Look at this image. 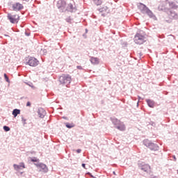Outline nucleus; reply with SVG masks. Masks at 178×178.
Listing matches in <instances>:
<instances>
[{"instance_id": "obj_1", "label": "nucleus", "mask_w": 178, "mask_h": 178, "mask_svg": "<svg viewBox=\"0 0 178 178\" xmlns=\"http://www.w3.org/2000/svg\"><path fill=\"white\" fill-rule=\"evenodd\" d=\"M60 82L62 84H70L72 83V76L69 74H63L60 76Z\"/></svg>"}, {"instance_id": "obj_2", "label": "nucleus", "mask_w": 178, "mask_h": 178, "mask_svg": "<svg viewBox=\"0 0 178 178\" xmlns=\"http://www.w3.org/2000/svg\"><path fill=\"white\" fill-rule=\"evenodd\" d=\"M134 42L136 44L141 45V44H144V42H145V36L140 33H137L134 37Z\"/></svg>"}, {"instance_id": "obj_3", "label": "nucleus", "mask_w": 178, "mask_h": 178, "mask_svg": "<svg viewBox=\"0 0 178 178\" xmlns=\"http://www.w3.org/2000/svg\"><path fill=\"white\" fill-rule=\"evenodd\" d=\"M113 123L116 126V129L120 130L121 131H124L126 130V127L124 125L123 122L118 119H114Z\"/></svg>"}, {"instance_id": "obj_4", "label": "nucleus", "mask_w": 178, "mask_h": 178, "mask_svg": "<svg viewBox=\"0 0 178 178\" xmlns=\"http://www.w3.org/2000/svg\"><path fill=\"white\" fill-rule=\"evenodd\" d=\"M7 17L8 20H10V23H13V24L17 23L19 19V15L17 14L10 13V14H8Z\"/></svg>"}, {"instance_id": "obj_5", "label": "nucleus", "mask_w": 178, "mask_h": 178, "mask_svg": "<svg viewBox=\"0 0 178 178\" xmlns=\"http://www.w3.org/2000/svg\"><path fill=\"white\" fill-rule=\"evenodd\" d=\"M144 144L145 145H146V147H148V148H149V149H151L152 151H157L158 149V145L156 144L148 143L147 140H145Z\"/></svg>"}, {"instance_id": "obj_6", "label": "nucleus", "mask_w": 178, "mask_h": 178, "mask_svg": "<svg viewBox=\"0 0 178 178\" xmlns=\"http://www.w3.org/2000/svg\"><path fill=\"white\" fill-rule=\"evenodd\" d=\"M29 66L35 67L38 65V61L35 58H31L27 62Z\"/></svg>"}, {"instance_id": "obj_7", "label": "nucleus", "mask_w": 178, "mask_h": 178, "mask_svg": "<svg viewBox=\"0 0 178 178\" xmlns=\"http://www.w3.org/2000/svg\"><path fill=\"white\" fill-rule=\"evenodd\" d=\"M13 10H22L23 9V4L20 3H15L13 5Z\"/></svg>"}, {"instance_id": "obj_8", "label": "nucleus", "mask_w": 178, "mask_h": 178, "mask_svg": "<svg viewBox=\"0 0 178 178\" xmlns=\"http://www.w3.org/2000/svg\"><path fill=\"white\" fill-rule=\"evenodd\" d=\"M14 168L15 170H20V169H25L26 165H24V163H20L19 165H13Z\"/></svg>"}, {"instance_id": "obj_9", "label": "nucleus", "mask_w": 178, "mask_h": 178, "mask_svg": "<svg viewBox=\"0 0 178 178\" xmlns=\"http://www.w3.org/2000/svg\"><path fill=\"white\" fill-rule=\"evenodd\" d=\"M138 9H140V10H141V12H143V13H145L147 9H148V8L145 5H144L141 3H139L138 4Z\"/></svg>"}, {"instance_id": "obj_10", "label": "nucleus", "mask_w": 178, "mask_h": 178, "mask_svg": "<svg viewBox=\"0 0 178 178\" xmlns=\"http://www.w3.org/2000/svg\"><path fill=\"white\" fill-rule=\"evenodd\" d=\"M168 16H169L170 19H177L178 18L177 13H176V12H175L173 10H170L168 12Z\"/></svg>"}, {"instance_id": "obj_11", "label": "nucleus", "mask_w": 178, "mask_h": 178, "mask_svg": "<svg viewBox=\"0 0 178 178\" xmlns=\"http://www.w3.org/2000/svg\"><path fill=\"white\" fill-rule=\"evenodd\" d=\"M66 6V1L65 0H59L57 3V7L58 9H60V8H65Z\"/></svg>"}, {"instance_id": "obj_12", "label": "nucleus", "mask_w": 178, "mask_h": 178, "mask_svg": "<svg viewBox=\"0 0 178 178\" xmlns=\"http://www.w3.org/2000/svg\"><path fill=\"white\" fill-rule=\"evenodd\" d=\"M90 61L91 62L92 65H98L99 63V58L97 57H90Z\"/></svg>"}, {"instance_id": "obj_13", "label": "nucleus", "mask_w": 178, "mask_h": 178, "mask_svg": "<svg viewBox=\"0 0 178 178\" xmlns=\"http://www.w3.org/2000/svg\"><path fill=\"white\" fill-rule=\"evenodd\" d=\"M38 113L39 117L42 119L44 118V116H45L47 113L45 112V110H44V108H40L38 109Z\"/></svg>"}, {"instance_id": "obj_14", "label": "nucleus", "mask_w": 178, "mask_h": 178, "mask_svg": "<svg viewBox=\"0 0 178 178\" xmlns=\"http://www.w3.org/2000/svg\"><path fill=\"white\" fill-rule=\"evenodd\" d=\"M38 167L39 168L40 170L42 172H47V170H48L45 164H42V163L38 164Z\"/></svg>"}, {"instance_id": "obj_15", "label": "nucleus", "mask_w": 178, "mask_h": 178, "mask_svg": "<svg viewBox=\"0 0 178 178\" xmlns=\"http://www.w3.org/2000/svg\"><path fill=\"white\" fill-rule=\"evenodd\" d=\"M141 170L144 172H149L151 167L148 164H145L140 168Z\"/></svg>"}, {"instance_id": "obj_16", "label": "nucleus", "mask_w": 178, "mask_h": 178, "mask_svg": "<svg viewBox=\"0 0 178 178\" xmlns=\"http://www.w3.org/2000/svg\"><path fill=\"white\" fill-rule=\"evenodd\" d=\"M145 13H147L149 17H155V15H154V13L152 11H151L149 9H146V11H145Z\"/></svg>"}, {"instance_id": "obj_17", "label": "nucleus", "mask_w": 178, "mask_h": 178, "mask_svg": "<svg viewBox=\"0 0 178 178\" xmlns=\"http://www.w3.org/2000/svg\"><path fill=\"white\" fill-rule=\"evenodd\" d=\"M13 115L14 118H16V116H17V115H20V110L14 109L13 111Z\"/></svg>"}, {"instance_id": "obj_18", "label": "nucleus", "mask_w": 178, "mask_h": 178, "mask_svg": "<svg viewBox=\"0 0 178 178\" xmlns=\"http://www.w3.org/2000/svg\"><path fill=\"white\" fill-rule=\"evenodd\" d=\"M170 8H171V9H177L178 6L176 5V3L172 2V3H170Z\"/></svg>"}, {"instance_id": "obj_19", "label": "nucleus", "mask_w": 178, "mask_h": 178, "mask_svg": "<svg viewBox=\"0 0 178 178\" xmlns=\"http://www.w3.org/2000/svg\"><path fill=\"white\" fill-rule=\"evenodd\" d=\"M147 105H149L150 108H154V102L151 100H147Z\"/></svg>"}, {"instance_id": "obj_20", "label": "nucleus", "mask_w": 178, "mask_h": 178, "mask_svg": "<svg viewBox=\"0 0 178 178\" xmlns=\"http://www.w3.org/2000/svg\"><path fill=\"white\" fill-rule=\"evenodd\" d=\"M67 10H73V3H70L67 7Z\"/></svg>"}, {"instance_id": "obj_21", "label": "nucleus", "mask_w": 178, "mask_h": 178, "mask_svg": "<svg viewBox=\"0 0 178 178\" xmlns=\"http://www.w3.org/2000/svg\"><path fill=\"white\" fill-rule=\"evenodd\" d=\"M93 1L97 6L102 5V0H93Z\"/></svg>"}, {"instance_id": "obj_22", "label": "nucleus", "mask_w": 178, "mask_h": 178, "mask_svg": "<svg viewBox=\"0 0 178 178\" xmlns=\"http://www.w3.org/2000/svg\"><path fill=\"white\" fill-rule=\"evenodd\" d=\"M74 126V124H70V123L66 124V127H67V129H72V127H73Z\"/></svg>"}, {"instance_id": "obj_23", "label": "nucleus", "mask_w": 178, "mask_h": 178, "mask_svg": "<svg viewBox=\"0 0 178 178\" xmlns=\"http://www.w3.org/2000/svg\"><path fill=\"white\" fill-rule=\"evenodd\" d=\"M3 130H4L5 131H10V128H9V127L4 126V127H3Z\"/></svg>"}, {"instance_id": "obj_24", "label": "nucleus", "mask_w": 178, "mask_h": 178, "mask_svg": "<svg viewBox=\"0 0 178 178\" xmlns=\"http://www.w3.org/2000/svg\"><path fill=\"white\" fill-rule=\"evenodd\" d=\"M4 79L8 83H9V77H8V75H6V74H4Z\"/></svg>"}, {"instance_id": "obj_25", "label": "nucleus", "mask_w": 178, "mask_h": 178, "mask_svg": "<svg viewBox=\"0 0 178 178\" xmlns=\"http://www.w3.org/2000/svg\"><path fill=\"white\" fill-rule=\"evenodd\" d=\"M31 161L32 162H38V159H37L36 158L31 159Z\"/></svg>"}, {"instance_id": "obj_26", "label": "nucleus", "mask_w": 178, "mask_h": 178, "mask_svg": "<svg viewBox=\"0 0 178 178\" xmlns=\"http://www.w3.org/2000/svg\"><path fill=\"white\" fill-rule=\"evenodd\" d=\"M66 21L68 22V23H70L72 22V19H70V17H68L66 19Z\"/></svg>"}, {"instance_id": "obj_27", "label": "nucleus", "mask_w": 178, "mask_h": 178, "mask_svg": "<svg viewBox=\"0 0 178 178\" xmlns=\"http://www.w3.org/2000/svg\"><path fill=\"white\" fill-rule=\"evenodd\" d=\"M26 106H31V103H30V102H28L26 103Z\"/></svg>"}, {"instance_id": "obj_28", "label": "nucleus", "mask_w": 178, "mask_h": 178, "mask_svg": "<svg viewBox=\"0 0 178 178\" xmlns=\"http://www.w3.org/2000/svg\"><path fill=\"white\" fill-rule=\"evenodd\" d=\"M76 152H77L78 154H80V152H81V149H78L76 150Z\"/></svg>"}, {"instance_id": "obj_29", "label": "nucleus", "mask_w": 178, "mask_h": 178, "mask_svg": "<svg viewBox=\"0 0 178 178\" xmlns=\"http://www.w3.org/2000/svg\"><path fill=\"white\" fill-rule=\"evenodd\" d=\"M82 167H83V169H86V164H85V163H82Z\"/></svg>"}, {"instance_id": "obj_30", "label": "nucleus", "mask_w": 178, "mask_h": 178, "mask_svg": "<svg viewBox=\"0 0 178 178\" xmlns=\"http://www.w3.org/2000/svg\"><path fill=\"white\" fill-rule=\"evenodd\" d=\"M174 159H175V161H176V156H174Z\"/></svg>"}, {"instance_id": "obj_31", "label": "nucleus", "mask_w": 178, "mask_h": 178, "mask_svg": "<svg viewBox=\"0 0 178 178\" xmlns=\"http://www.w3.org/2000/svg\"><path fill=\"white\" fill-rule=\"evenodd\" d=\"M113 173V175H116V172H115V171Z\"/></svg>"}, {"instance_id": "obj_32", "label": "nucleus", "mask_w": 178, "mask_h": 178, "mask_svg": "<svg viewBox=\"0 0 178 178\" xmlns=\"http://www.w3.org/2000/svg\"><path fill=\"white\" fill-rule=\"evenodd\" d=\"M23 1H29V0H23Z\"/></svg>"}]
</instances>
